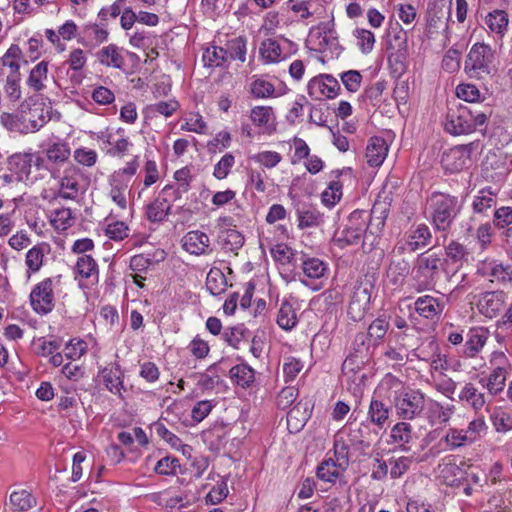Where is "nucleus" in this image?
I'll use <instances>...</instances> for the list:
<instances>
[{"instance_id":"4d7b16f0","label":"nucleus","mask_w":512,"mask_h":512,"mask_svg":"<svg viewBox=\"0 0 512 512\" xmlns=\"http://www.w3.org/2000/svg\"><path fill=\"white\" fill-rule=\"evenodd\" d=\"M234 164L235 157L231 153H226L214 166L213 176L218 180L225 179Z\"/></svg>"},{"instance_id":"412c9836","label":"nucleus","mask_w":512,"mask_h":512,"mask_svg":"<svg viewBox=\"0 0 512 512\" xmlns=\"http://www.w3.org/2000/svg\"><path fill=\"white\" fill-rule=\"evenodd\" d=\"M167 198H156L146 207V217L150 222L160 223L171 213Z\"/></svg>"},{"instance_id":"bb28decb","label":"nucleus","mask_w":512,"mask_h":512,"mask_svg":"<svg viewBox=\"0 0 512 512\" xmlns=\"http://www.w3.org/2000/svg\"><path fill=\"white\" fill-rule=\"evenodd\" d=\"M222 248L227 252H235L244 244V236L235 229H225L219 234Z\"/></svg>"},{"instance_id":"1a4fd4ad","label":"nucleus","mask_w":512,"mask_h":512,"mask_svg":"<svg viewBox=\"0 0 512 512\" xmlns=\"http://www.w3.org/2000/svg\"><path fill=\"white\" fill-rule=\"evenodd\" d=\"M347 434L350 444L358 450H365L370 447L373 433L370 424L367 422H348L342 429Z\"/></svg>"},{"instance_id":"ea45409f","label":"nucleus","mask_w":512,"mask_h":512,"mask_svg":"<svg viewBox=\"0 0 512 512\" xmlns=\"http://www.w3.org/2000/svg\"><path fill=\"white\" fill-rule=\"evenodd\" d=\"M179 107L180 104L176 100L160 101L158 103L148 105L145 112L147 116L150 117L156 116V114L170 117L179 109Z\"/></svg>"},{"instance_id":"9b49d317","label":"nucleus","mask_w":512,"mask_h":512,"mask_svg":"<svg viewBox=\"0 0 512 512\" xmlns=\"http://www.w3.org/2000/svg\"><path fill=\"white\" fill-rule=\"evenodd\" d=\"M308 94L311 97L335 98L340 90L339 82L332 75L324 74L311 79L307 86Z\"/></svg>"},{"instance_id":"37998d69","label":"nucleus","mask_w":512,"mask_h":512,"mask_svg":"<svg viewBox=\"0 0 512 512\" xmlns=\"http://www.w3.org/2000/svg\"><path fill=\"white\" fill-rule=\"evenodd\" d=\"M486 24L491 31L503 34L508 25V14L504 10H494L487 15Z\"/></svg>"},{"instance_id":"6ab92c4d","label":"nucleus","mask_w":512,"mask_h":512,"mask_svg":"<svg viewBox=\"0 0 512 512\" xmlns=\"http://www.w3.org/2000/svg\"><path fill=\"white\" fill-rule=\"evenodd\" d=\"M104 384L106 388L114 394L121 396V389H123V373L120 369L119 364L115 363L111 367H105L101 371Z\"/></svg>"},{"instance_id":"864d4df0","label":"nucleus","mask_w":512,"mask_h":512,"mask_svg":"<svg viewBox=\"0 0 512 512\" xmlns=\"http://www.w3.org/2000/svg\"><path fill=\"white\" fill-rule=\"evenodd\" d=\"M303 272L311 279L321 278L325 271L326 265L318 258H309L303 262Z\"/></svg>"},{"instance_id":"f03ea898","label":"nucleus","mask_w":512,"mask_h":512,"mask_svg":"<svg viewBox=\"0 0 512 512\" xmlns=\"http://www.w3.org/2000/svg\"><path fill=\"white\" fill-rule=\"evenodd\" d=\"M1 124L11 132L21 134L33 133L38 131L47 122L44 108L21 104L20 109L15 113H2L0 116Z\"/></svg>"},{"instance_id":"423d86ee","label":"nucleus","mask_w":512,"mask_h":512,"mask_svg":"<svg viewBox=\"0 0 512 512\" xmlns=\"http://www.w3.org/2000/svg\"><path fill=\"white\" fill-rule=\"evenodd\" d=\"M494 61V52L484 43L474 44L465 60V72L471 77L481 78L491 73V65Z\"/></svg>"},{"instance_id":"052dcab7","label":"nucleus","mask_w":512,"mask_h":512,"mask_svg":"<svg viewBox=\"0 0 512 512\" xmlns=\"http://www.w3.org/2000/svg\"><path fill=\"white\" fill-rule=\"evenodd\" d=\"M53 225L57 229L65 230L71 227L74 223V218L72 216V211L69 208H61L57 209L54 213V217L51 220Z\"/></svg>"},{"instance_id":"b1692460","label":"nucleus","mask_w":512,"mask_h":512,"mask_svg":"<svg viewBox=\"0 0 512 512\" xmlns=\"http://www.w3.org/2000/svg\"><path fill=\"white\" fill-rule=\"evenodd\" d=\"M227 279L219 268H211L206 277V288L213 295L224 293L227 289Z\"/></svg>"},{"instance_id":"7c9ffc66","label":"nucleus","mask_w":512,"mask_h":512,"mask_svg":"<svg viewBox=\"0 0 512 512\" xmlns=\"http://www.w3.org/2000/svg\"><path fill=\"white\" fill-rule=\"evenodd\" d=\"M229 375L237 385L242 387H249L254 382V370L246 364L233 366Z\"/></svg>"},{"instance_id":"8fccbe9b","label":"nucleus","mask_w":512,"mask_h":512,"mask_svg":"<svg viewBox=\"0 0 512 512\" xmlns=\"http://www.w3.org/2000/svg\"><path fill=\"white\" fill-rule=\"evenodd\" d=\"M442 440H444L451 449H455L461 447L466 442L472 443L475 437L469 436L466 431L450 428Z\"/></svg>"},{"instance_id":"f257e3e1","label":"nucleus","mask_w":512,"mask_h":512,"mask_svg":"<svg viewBox=\"0 0 512 512\" xmlns=\"http://www.w3.org/2000/svg\"><path fill=\"white\" fill-rule=\"evenodd\" d=\"M491 115L489 105L458 104L448 109L445 129L452 135L469 134L483 126Z\"/></svg>"},{"instance_id":"9d476101","label":"nucleus","mask_w":512,"mask_h":512,"mask_svg":"<svg viewBox=\"0 0 512 512\" xmlns=\"http://www.w3.org/2000/svg\"><path fill=\"white\" fill-rule=\"evenodd\" d=\"M506 293L502 290L484 292L479 296L477 307L479 312L488 318H495L504 310Z\"/></svg>"},{"instance_id":"39448f33","label":"nucleus","mask_w":512,"mask_h":512,"mask_svg":"<svg viewBox=\"0 0 512 512\" xmlns=\"http://www.w3.org/2000/svg\"><path fill=\"white\" fill-rule=\"evenodd\" d=\"M393 403L400 418L413 420L423 413L426 400L420 390L404 388L396 393Z\"/></svg>"},{"instance_id":"2f4dec72","label":"nucleus","mask_w":512,"mask_h":512,"mask_svg":"<svg viewBox=\"0 0 512 512\" xmlns=\"http://www.w3.org/2000/svg\"><path fill=\"white\" fill-rule=\"evenodd\" d=\"M387 214L388 211L383 204L375 203L371 209L370 221L366 229L372 234L379 233L385 225Z\"/></svg>"},{"instance_id":"4468645a","label":"nucleus","mask_w":512,"mask_h":512,"mask_svg":"<svg viewBox=\"0 0 512 512\" xmlns=\"http://www.w3.org/2000/svg\"><path fill=\"white\" fill-rule=\"evenodd\" d=\"M483 275L490 277L491 282L510 283L512 281V266L495 259L487 260L483 264Z\"/></svg>"},{"instance_id":"5701e85b","label":"nucleus","mask_w":512,"mask_h":512,"mask_svg":"<svg viewBox=\"0 0 512 512\" xmlns=\"http://www.w3.org/2000/svg\"><path fill=\"white\" fill-rule=\"evenodd\" d=\"M345 471L338 467L332 458H329L320 463L316 474L320 480L335 483L337 479H342Z\"/></svg>"},{"instance_id":"aec40b11","label":"nucleus","mask_w":512,"mask_h":512,"mask_svg":"<svg viewBox=\"0 0 512 512\" xmlns=\"http://www.w3.org/2000/svg\"><path fill=\"white\" fill-rule=\"evenodd\" d=\"M98 61L107 67L122 69L125 65L124 57L119 53L116 45L110 44L97 52Z\"/></svg>"},{"instance_id":"f8f14e48","label":"nucleus","mask_w":512,"mask_h":512,"mask_svg":"<svg viewBox=\"0 0 512 512\" xmlns=\"http://www.w3.org/2000/svg\"><path fill=\"white\" fill-rule=\"evenodd\" d=\"M370 299L371 291L368 286H355L348 306V315L352 320L360 321L364 317L369 309Z\"/></svg>"},{"instance_id":"603ef678","label":"nucleus","mask_w":512,"mask_h":512,"mask_svg":"<svg viewBox=\"0 0 512 512\" xmlns=\"http://www.w3.org/2000/svg\"><path fill=\"white\" fill-rule=\"evenodd\" d=\"M260 52L267 62H276L280 60L282 54L280 44L274 39H266L263 41Z\"/></svg>"},{"instance_id":"09e8293b","label":"nucleus","mask_w":512,"mask_h":512,"mask_svg":"<svg viewBox=\"0 0 512 512\" xmlns=\"http://www.w3.org/2000/svg\"><path fill=\"white\" fill-rule=\"evenodd\" d=\"M388 329L389 322L384 318H377L369 325L367 337L376 345L384 338Z\"/></svg>"},{"instance_id":"3c124183","label":"nucleus","mask_w":512,"mask_h":512,"mask_svg":"<svg viewBox=\"0 0 512 512\" xmlns=\"http://www.w3.org/2000/svg\"><path fill=\"white\" fill-rule=\"evenodd\" d=\"M321 196L322 202L326 206L333 207L342 197V184L337 180L330 181L327 189L323 191Z\"/></svg>"},{"instance_id":"de8ad7c7","label":"nucleus","mask_w":512,"mask_h":512,"mask_svg":"<svg viewBox=\"0 0 512 512\" xmlns=\"http://www.w3.org/2000/svg\"><path fill=\"white\" fill-rule=\"evenodd\" d=\"M70 147L67 143H53L46 149V156L53 163H63L70 156Z\"/></svg>"},{"instance_id":"4be33fe9","label":"nucleus","mask_w":512,"mask_h":512,"mask_svg":"<svg viewBox=\"0 0 512 512\" xmlns=\"http://www.w3.org/2000/svg\"><path fill=\"white\" fill-rule=\"evenodd\" d=\"M459 399L465 401L475 411L481 410L487 402L485 394L478 391L472 383L465 384L459 393Z\"/></svg>"},{"instance_id":"0e129e2a","label":"nucleus","mask_w":512,"mask_h":512,"mask_svg":"<svg viewBox=\"0 0 512 512\" xmlns=\"http://www.w3.org/2000/svg\"><path fill=\"white\" fill-rule=\"evenodd\" d=\"M412 460L409 457H400V458H391L389 459L390 476L393 479L400 478L403 474L407 472Z\"/></svg>"},{"instance_id":"0eeeda50","label":"nucleus","mask_w":512,"mask_h":512,"mask_svg":"<svg viewBox=\"0 0 512 512\" xmlns=\"http://www.w3.org/2000/svg\"><path fill=\"white\" fill-rule=\"evenodd\" d=\"M30 302L33 309L39 314H47L54 307L53 282L46 278L37 284L30 293Z\"/></svg>"},{"instance_id":"6e6552de","label":"nucleus","mask_w":512,"mask_h":512,"mask_svg":"<svg viewBox=\"0 0 512 512\" xmlns=\"http://www.w3.org/2000/svg\"><path fill=\"white\" fill-rule=\"evenodd\" d=\"M473 144L458 145L444 152L441 158L442 166L451 173L463 170L470 162Z\"/></svg>"},{"instance_id":"5fc2aeb1","label":"nucleus","mask_w":512,"mask_h":512,"mask_svg":"<svg viewBox=\"0 0 512 512\" xmlns=\"http://www.w3.org/2000/svg\"><path fill=\"white\" fill-rule=\"evenodd\" d=\"M247 333V329L244 325H238L234 327L226 328L222 334L223 340L230 346L238 349L239 344L243 338H245V334Z\"/></svg>"},{"instance_id":"dca6fc26","label":"nucleus","mask_w":512,"mask_h":512,"mask_svg":"<svg viewBox=\"0 0 512 512\" xmlns=\"http://www.w3.org/2000/svg\"><path fill=\"white\" fill-rule=\"evenodd\" d=\"M210 240L206 233L195 230L188 232L183 238V248L194 255L205 254L209 248Z\"/></svg>"},{"instance_id":"c9c22d12","label":"nucleus","mask_w":512,"mask_h":512,"mask_svg":"<svg viewBox=\"0 0 512 512\" xmlns=\"http://www.w3.org/2000/svg\"><path fill=\"white\" fill-rule=\"evenodd\" d=\"M299 228L305 229L310 227H317L323 223V215L315 208L309 207L307 209L298 210Z\"/></svg>"},{"instance_id":"f704fd0d","label":"nucleus","mask_w":512,"mask_h":512,"mask_svg":"<svg viewBox=\"0 0 512 512\" xmlns=\"http://www.w3.org/2000/svg\"><path fill=\"white\" fill-rule=\"evenodd\" d=\"M388 41H387V49L395 50L397 52V59L400 57H405L408 49V36L407 32L402 28H399L398 31L391 38V32H388Z\"/></svg>"},{"instance_id":"a878e982","label":"nucleus","mask_w":512,"mask_h":512,"mask_svg":"<svg viewBox=\"0 0 512 512\" xmlns=\"http://www.w3.org/2000/svg\"><path fill=\"white\" fill-rule=\"evenodd\" d=\"M415 309L420 316L427 319L434 318L442 311L438 300L429 295L418 298L415 302Z\"/></svg>"},{"instance_id":"58836bf2","label":"nucleus","mask_w":512,"mask_h":512,"mask_svg":"<svg viewBox=\"0 0 512 512\" xmlns=\"http://www.w3.org/2000/svg\"><path fill=\"white\" fill-rule=\"evenodd\" d=\"M224 49L228 61L240 60L244 62L246 60V39L243 37H237L228 41Z\"/></svg>"},{"instance_id":"49530a36","label":"nucleus","mask_w":512,"mask_h":512,"mask_svg":"<svg viewBox=\"0 0 512 512\" xmlns=\"http://www.w3.org/2000/svg\"><path fill=\"white\" fill-rule=\"evenodd\" d=\"M22 58V51L16 44H12L1 58L3 66L11 69V74H20L19 61Z\"/></svg>"},{"instance_id":"a18cd8bd","label":"nucleus","mask_w":512,"mask_h":512,"mask_svg":"<svg viewBox=\"0 0 512 512\" xmlns=\"http://www.w3.org/2000/svg\"><path fill=\"white\" fill-rule=\"evenodd\" d=\"M456 95L459 99L464 100L466 105H479L483 104L480 102V91L472 84H460L456 88Z\"/></svg>"},{"instance_id":"f3484780","label":"nucleus","mask_w":512,"mask_h":512,"mask_svg":"<svg viewBox=\"0 0 512 512\" xmlns=\"http://www.w3.org/2000/svg\"><path fill=\"white\" fill-rule=\"evenodd\" d=\"M74 272L81 278L90 280L91 283H98L99 280V269L95 259L90 256L83 254L78 257Z\"/></svg>"},{"instance_id":"393cba45","label":"nucleus","mask_w":512,"mask_h":512,"mask_svg":"<svg viewBox=\"0 0 512 512\" xmlns=\"http://www.w3.org/2000/svg\"><path fill=\"white\" fill-rule=\"evenodd\" d=\"M45 248H48L47 244H38L29 249L26 253L25 264L28 268V275H30L31 273H36L41 269L45 256Z\"/></svg>"},{"instance_id":"680f3d73","label":"nucleus","mask_w":512,"mask_h":512,"mask_svg":"<svg viewBox=\"0 0 512 512\" xmlns=\"http://www.w3.org/2000/svg\"><path fill=\"white\" fill-rule=\"evenodd\" d=\"M78 182L69 178L68 176H64L60 181V191L58 196L67 199L74 200L78 194Z\"/></svg>"},{"instance_id":"a211bd4d","label":"nucleus","mask_w":512,"mask_h":512,"mask_svg":"<svg viewBox=\"0 0 512 512\" xmlns=\"http://www.w3.org/2000/svg\"><path fill=\"white\" fill-rule=\"evenodd\" d=\"M432 238L430 229L425 224H419L407 233L405 246L411 252L427 246Z\"/></svg>"},{"instance_id":"13d9d810","label":"nucleus","mask_w":512,"mask_h":512,"mask_svg":"<svg viewBox=\"0 0 512 512\" xmlns=\"http://www.w3.org/2000/svg\"><path fill=\"white\" fill-rule=\"evenodd\" d=\"M358 40V46L362 53L368 54L372 51L375 43V36L370 30L358 28L354 31Z\"/></svg>"},{"instance_id":"79ce46f5","label":"nucleus","mask_w":512,"mask_h":512,"mask_svg":"<svg viewBox=\"0 0 512 512\" xmlns=\"http://www.w3.org/2000/svg\"><path fill=\"white\" fill-rule=\"evenodd\" d=\"M390 437L394 443H399L403 446V450H408L405 445L410 443L412 440L411 425L407 422H398L391 429Z\"/></svg>"},{"instance_id":"c03bdc74","label":"nucleus","mask_w":512,"mask_h":512,"mask_svg":"<svg viewBox=\"0 0 512 512\" xmlns=\"http://www.w3.org/2000/svg\"><path fill=\"white\" fill-rule=\"evenodd\" d=\"M486 336L477 330H471L465 343L464 354L467 357H474L485 345Z\"/></svg>"},{"instance_id":"69168bd1","label":"nucleus","mask_w":512,"mask_h":512,"mask_svg":"<svg viewBox=\"0 0 512 512\" xmlns=\"http://www.w3.org/2000/svg\"><path fill=\"white\" fill-rule=\"evenodd\" d=\"M20 74H10L7 76L4 87L7 97L11 101H17L21 98Z\"/></svg>"},{"instance_id":"7ed1b4c3","label":"nucleus","mask_w":512,"mask_h":512,"mask_svg":"<svg viewBox=\"0 0 512 512\" xmlns=\"http://www.w3.org/2000/svg\"><path fill=\"white\" fill-rule=\"evenodd\" d=\"M442 261L441 255L432 249H428L417 256L412 273L418 291L434 288Z\"/></svg>"},{"instance_id":"c85d7f7f","label":"nucleus","mask_w":512,"mask_h":512,"mask_svg":"<svg viewBox=\"0 0 512 512\" xmlns=\"http://www.w3.org/2000/svg\"><path fill=\"white\" fill-rule=\"evenodd\" d=\"M109 184L111 186L110 196L118 207L122 210L127 208L128 202L126 198V193L128 191V181L118 180L110 176Z\"/></svg>"},{"instance_id":"ddd939ff","label":"nucleus","mask_w":512,"mask_h":512,"mask_svg":"<svg viewBox=\"0 0 512 512\" xmlns=\"http://www.w3.org/2000/svg\"><path fill=\"white\" fill-rule=\"evenodd\" d=\"M506 376L507 370L502 366H498L488 375L481 374L478 382L483 388L487 389L491 396H496L504 390Z\"/></svg>"},{"instance_id":"338daca9","label":"nucleus","mask_w":512,"mask_h":512,"mask_svg":"<svg viewBox=\"0 0 512 512\" xmlns=\"http://www.w3.org/2000/svg\"><path fill=\"white\" fill-rule=\"evenodd\" d=\"M493 223L498 229L512 225V207L503 206L495 210Z\"/></svg>"},{"instance_id":"774afa93","label":"nucleus","mask_w":512,"mask_h":512,"mask_svg":"<svg viewBox=\"0 0 512 512\" xmlns=\"http://www.w3.org/2000/svg\"><path fill=\"white\" fill-rule=\"evenodd\" d=\"M274 85L263 79H256L251 84V92L257 98H267L274 94Z\"/></svg>"},{"instance_id":"cd10ccee","label":"nucleus","mask_w":512,"mask_h":512,"mask_svg":"<svg viewBox=\"0 0 512 512\" xmlns=\"http://www.w3.org/2000/svg\"><path fill=\"white\" fill-rule=\"evenodd\" d=\"M363 229L360 227H347L334 236V242L340 248L356 245L361 241Z\"/></svg>"},{"instance_id":"c756f323","label":"nucleus","mask_w":512,"mask_h":512,"mask_svg":"<svg viewBox=\"0 0 512 512\" xmlns=\"http://www.w3.org/2000/svg\"><path fill=\"white\" fill-rule=\"evenodd\" d=\"M276 321L280 328L287 331L293 329L298 323L296 312L288 301L282 302Z\"/></svg>"},{"instance_id":"473e14b6","label":"nucleus","mask_w":512,"mask_h":512,"mask_svg":"<svg viewBox=\"0 0 512 512\" xmlns=\"http://www.w3.org/2000/svg\"><path fill=\"white\" fill-rule=\"evenodd\" d=\"M48 76V63L41 61L30 71L27 79V84L34 91L38 92L44 89L45 85L43 80L47 79Z\"/></svg>"},{"instance_id":"4c0bfd02","label":"nucleus","mask_w":512,"mask_h":512,"mask_svg":"<svg viewBox=\"0 0 512 512\" xmlns=\"http://www.w3.org/2000/svg\"><path fill=\"white\" fill-rule=\"evenodd\" d=\"M496 205L495 194L490 189H482L474 197L472 207L474 212L484 214L487 210Z\"/></svg>"},{"instance_id":"20e7f679","label":"nucleus","mask_w":512,"mask_h":512,"mask_svg":"<svg viewBox=\"0 0 512 512\" xmlns=\"http://www.w3.org/2000/svg\"><path fill=\"white\" fill-rule=\"evenodd\" d=\"M433 226L447 232L459 212L457 197L444 193H433L428 200Z\"/></svg>"},{"instance_id":"2eb2a0df","label":"nucleus","mask_w":512,"mask_h":512,"mask_svg":"<svg viewBox=\"0 0 512 512\" xmlns=\"http://www.w3.org/2000/svg\"><path fill=\"white\" fill-rule=\"evenodd\" d=\"M388 153V144L382 137H371L366 147L367 163L372 167L380 166Z\"/></svg>"},{"instance_id":"72a5a7b5","label":"nucleus","mask_w":512,"mask_h":512,"mask_svg":"<svg viewBox=\"0 0 512 512\" xmlns=\"http://www.w3.org/2000/svg\"><path fill=\"white\" fill-rule=\"evenodd\" d=\"M9 500L13 509L19 512L28 511L36 504V499L24 489L12 492Z\"/></svg>"},{"instance_id":"e2e57ef3","label":"nucleus","mask_w":512,"mask_h":512,"mask_svg":"<svg viewBox=\"0 0 512 512\" xmlns=\"http://www.w3.org/2000/svg\"><path fill=\"white\" fill-rule=\"evenodd\" d=\"M273 116V109L269 106H256L251 110L250 118L257 126H265Z\"/></svg>"},{"instance_id":"a19ab883","label":"nucleus","mask_w":512,"mask_h":512,"mask_svg":"<svg viewBox=\"0 0 512 512\" xmlns=\"http://www.w3.org/2000/svg\"><path fill=\"white\" fill-rule=\"evenodd\" d=\"M368 415L372 423L382 428L384 423L389 418V409L383 402L372 399L370 402Z\"/></svg>"},{"instance_id":"6e6d98bb","label":"nucleus","mask_w":512,"mask_h":512,"mask_svg":"<svg viewBox=\"0 0 512 512\" xmlns=\"http://www.w3.org/2000/svg\"><path fill=\"white\" fill-rule=\"evenodd\" d=\"M445 253L446 256L455 263L466 261L469 256V251L466 246L457 241H451L445 247Z\"/></svg>"},{"instance_id":"e433bc0d","label":"nucleus","mask_w":512,"mask_h":512,"mask_svg":"<svg viewBox=\"0 0 512 512\" xmlns=\"http://www.w3.org/2000/svg\"><path fill=\"white\" fill-rule=\"evenodd\" d=\"M202 58L207 67H221L228 62L225 49L218 46L206 48Z\"/></svg>"},{"instance_id":"bf43d9fd","label":"nucleus","mask_w":512,"mask_h":512,"mask_svg":"<svg viewBox=\"0 0 512 512\" xmlns=\"http://www.w3.org/2000/svg\"><path fill=\"white\" fill-rule=\"evenodd\" d=\"M180 468L179 459L176 457L166 456L160 459L155 465V472L161 475H174Z\"/></svg>"}]
</instances>
